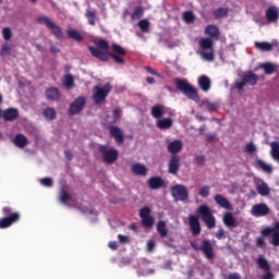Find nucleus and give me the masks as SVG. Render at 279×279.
<instances>
[{
  "mask_svg": "<svg viewBox=\"0 0 279 279\" xmlns=\"http://www.w3.org/2000/svg\"><path fill=\"white\" fill-rule=\"evenodd\" d=\"M196 215L198 216H189V226L193 236H199V234H202V225L199 223V217L205 223L206 228H208V230H213L217 227V219L215 218V215H213V211L210 210V207H208V205H199L196 209Z\"/></svg>",
  "mask_w": 279,
  "mask_h": 279,
  "instance_id": "f257e3e1",
  "label": "nucleus"
},
{
  "mask_svg": "<svg viewBox=\"0 0 279 279\" xmlns=\"http://www.w3.org/2000/svg\"><path fill=\"white\" fill-rule=\"evenodd\" d=\"M205 34L209 38H202L199 40L201 57L206 62H215V47L213 40H219L220 32L219 27L216 25L209 24L205 28Z\"/></svg>",
  "mask_w": 279,
  "mask_h": 279,
  "instance_id": "f03ea898",
  "label": "nucleus"
},
{
  "mask_svg": "<svg viewBox=\"0 0 279 279\" xmlns=\"http://www.w3.org/2000/svg\"><path fill=\"white\" fill-rule=\"evenodd\" d=\"M111 50L112 52H104L93 46L88 47V51L92 53V56L101 62H108V60L111 58L116 64H125L123 56H128V50H125V48L119 44H112Z\"/></svg>",
  "mask_w": 279,
  "mask_h": 279,
  "instance_id": "7ed1b4c3",
  "label": "nucleus"
},
{
  "mask_svg": "<svg viewBox=\"0 0 279 279\" xmlns=\"http://www.w3.org/2000/svg\"><path fill=\"white\" fill-rule=\"evenodd\" d=\"M178 90L184 94L187 99H192V101H199V94H197V88L191 85L186 78H174L173 80Z\"/></svg>",
  "mask_w": 279,
  "mask_h": 279,
  "instance_id": "20e7f679",
  "label": "nucleus"
},
{
  "mask_svg": "<svg viewBox=\"0 0 279 279\" xmlns=\"http://www.w3.org/2000/svg\"><path fill=\"white\" fill-rule=\"evenodd\" d=\"M2 215L4 217L0 218V230H5L21 221V213L14 211L12 207H2Z\"/></svg>",
  "mask_w": 279,
  "mask_h": 279,
  "instance_id": "39448f33",
  "label": "nucleus"
},
{
  "mask_svg": "<svg viewBox=\"0 0 279 279\" xmlns=\"http://www.w3.org/2000/svg\"><path fill=\"white\" fill-rule=\"evenodd\" d=\"M110 90H112L110 83H106L104 86L96 85L93 95L94 102L96 105L104 104L108 95H110Z\"/></svg>",
  "mask_w": 279,
  "mask_h": 279,
  "instance_id": "423d86ee",
  "label": "nucleus"
},
{
  "mask_svg": "<svg viewBox=\"0 0 279 279\" xmlns=\"http://www.w3.org/2000/svg\"><path fill=\"white\" fill-rule=\"evenodd\" d=\"M190 245L195 252H202L208 260L215 258L213 244L208 240H204L201 246L195 241H191Z\"/></svg>",
  "mask_w": 279,
  "mask_h": 279,
  "instance_id": "0eeeda50",
  "label": "nucleus"
},
{
  "mask_svg": "<svg viewBox=\"0 0 279 279\" xmlns=\"http://www.w3.org/2000/svg\"><path fill=\"white\" fill-rule=\"evenodd\" d=\"M247 84L248 86H256V84H258V75L254 74L252 71L245 72L241 81H236L234 86L236 90H243Z\"/></svg>",
  "mask_w": 279,
  "mask_h": 279,
  "instance_id": "6e6552de",
  "label": "nucleus"
},
{
  "mask_svg": "<svg viewBox=\"0 0 279 279\" xmlns=\"http://www.w3.org/2000/svg\"><path fill=\"white\" fill-rule=\"evenodd\" d=\"M98 151L101 155L104 162H106L107 165H112L119 159V150H117L116 148L109 149L108 146L100 145L98 147Z\"/></svg>",
  "mask_w": 279,
  "mask_h": 279,
  "instance_id": "1a4fd4ad",
  "label": "nucleus"
},
{
  "mask_svg": "<svg viewBox=\"0 0 279 279\" xmlns=\"http://www.w3.org/2000/svg\"><path fill=\"white\" fill-rule=\"evenodd\" d=\"M37 23H40V25H46V27L50 29L51 34H53V36H56L57 38H64V33L62 32V28H60V26H58L49 17L47 16L37 17Z\"/></svg>",
  "mask_w": 279,
  "mask_h": 279,
  "instance_id": "9d476101",
  "label": "nucleus"
},
{
  "mask_svg": "<svg viewBox=\"0 0 279 279\" xmlns=\"http://www.w3.org/2000/svg\"><path fill=\"white\" fill-rule=\"evenodd\" d=\"M171 195L175 202H186L189 199V191L186 186L177 184L170 189Z\"/></svg>",
  "mask_w": 279,
  "mask_h": 279,
  "instance_id": "9b49d317",
  "label": "nucleus"
},
{
  "mask_svg": "<svg viewBox=\"0 0 279 279\" xmlns=\"http://www.w3.org/2000/svg\"><path fill=\"white\" fill-rule=\"evenodd\" d=\"M256 265L264 271V275L262 276V279H274V272H271V266L269 265V262L260 255L256 259Z\"/></svg>",
  "mask_w": 279,
  "mask_h": 279,
  "instance_id": "f8f14e48",
  "label": "nucleus"
},
{
  "mask_svg": "<svg viewBox=\"0 0 279 279\" xmlns=\"http://www.w3.org/2000/svg\"><path fill=\"white\" fill-rule=\"evenodd\" d=\"M84 106H86V98L85 97H78L76 98L71 105L69 109V114L71 117L75 114H80L84 110Z\"/></svg>",
  "mask_w": 279,
  "mask_h": 279,
  "instance_id": "ddd939ff",
  "label": "nucleus"
},
{
  "mask_svg": "<svg viewBox=\"0 0 279 279\" xmlns=\"http://www.w3.org/2000/svg\"><path fill=\"white\" fill-rule=\"evenodd\" d=\"M269 213V206L264 203L255 204L251 209V215H253V217H267Z\"/></svg>",
  "mask_w": 279,
  "mask_h": 279,
  "instance_id": "4468645a",
  "label": "nucleus"
},
{
  "mask_svg": "<svg viewBox=\"0 0 279 279\" xmlns=\"http://www.w3.org/2000/svg\"><path fill=\"white\" fill-rule=\"evenodd\" d=\"M109 134L112 138H114L118 145H123L125 142V136L123 135V131L119 126L111 125L109 126Z\"/></svg>",
  "mask_w": 279,
  "mask_h": 279,
  "instance_id": "2eb2a0df",
  "label": "nucleus"
},
{
  "mask_svg": "<svg viewBox=\"0 0 279 279\" xmlns=\"http://www.w3.org/2000/svg\"><path fill=\"white\" fill-rule=\"evenodd\" d=\"M147 184L151 191H158V189H167V182H165L160 177L149 178Z\"/></svg>",
  "mask_w": 279,
  "mask_h": 279,
  "instance_id": "dca6fc26",
  "label": "nucleus"
},
{
  "mask_svg": "<svg viewBox=\"0 0 279 279\" xmlns=\"http://www.w3.org/2000/svg\"><path fill=\"white\" fill-rule=\"evenodd\" d=\"M178 171H180V156L172 155L168 162V173H171V175H178Z\"/></svg>",
  "mask_w": 279,
  "mask_h": 279,
  "instance_id": "f3484780",
  "label": "nucleus"
},
{
  "mask_svg": "<svg viewBox=\"0 0 279 279\" xmlns=\"http://www.w3.org/2000/svg\"><path fill=\"white\" fill-rule=\"evenodd\" d=\"M222 221L227 228H239L241 226V222L234 218V215L231 211H226Z\"/></svg>",
  "mask_w": 279,
  "mask_h": 279,
  "instance_id": "a211bd4d",
  "label": "nucleus"
},
{
  "mask_svg": "<svg viewBox=\"0 0 279 279\" xmlns=\"http://www.w3.org/2000/svg\"><path fill=\"white\" fill-rule=\"evenodd\" d=\"M12 143L13 145H15V147H19L20 149H25V147L29 145V140H27V137L23 133H19L12 140Z\"/></svg>",
  "mask_w": 279,
  "mask_h": 279,
  "instance_id": "6ab92c4d",
  "label": "nucleus"
},
{
  "mask_svg": "<svg viewBox=\"0 0 279 279\" xmlns=\"http://www.w3.org/2000/svg\"><path fill=\"white\" fill-rule=\"evenodd\" d=\"M266 20L268 23H278V20H279V11H278V8L276 7H269L267 10H266Z\"/></svg>",
  "mask_w": 279,
  "mask_h": 279,
  "instance_id": "aec40b11",
  "label": "nucleus"
},
{
  "mask_svg": "<svg viewBox=\"0 0 279 279\" xmlns=\"http://www.w3.org/2000/svg\"><path fill=\"white\" fill-rule=\"evenodd\" d=\"M198 86L204 93H208L210 90V87L213 86V82L210 81V77L206 75L198 76Z\"/></svg>",
  "mask_w": 279,
  "mask_h": 279,
  "instance_id": "412c9836",
  "label": "nucleus"
},
{
  "mask_svg": "<svg viewBox=\"0 0 279 279\" xmlns=\"http://www.w3.org/2000/svg\"><path fill=\"white\" fill-rule=\"evenodd\" d=\"M216 204H218V206H220V208H225V210H232V204H230V201H228V198H226V196L221 195V194H217L214 197Z\"/></svg>",
  "mask_w": 279,
  "mask_h": 279,
  "instance_id": "4be33fe9",
  "label": "nucleus"
},
{
  "mask_svg": "<svg viewBox=\"0 0 279 279\" xmlns=\"http://www.w3.org/2000/svg\"><path fill=\"white\" fill-rule=\"evenodd\" d=\"M2 119L4 121H16L19 119V109L9 108L2 112Z\"/></svg>",
  "mask_w": 279,
  "mask_h": 279,
  "instance_id": "5701e85b",
  "label": "nucleus"
},
{
  "mask_svg": "<svg viewBox=\"0 0 279 279\" xmlns=\"http://www.w3.org/2000/svg\"><path fill=\"white\" fill-rule=\"evenodd\" d=\"M168 151L169 154H180L182 151V140H174L168 144Z\"/></svg>",
  "mask_w": 279,
  "mask_h": 279,
  "instance_id": "b1692460",
  "label": "nucleus"
},
{
  "mask_svg": "<svg viewBox=\"0 0 279 279\" xmlns=\"http://www.w3.org/2000/svg\"><path fill=\"white\" fill-rule=\"evenodd\" d=\"M46 99H48V101H58V99H60V89L57 87L46 89Z\"/></svg>",
  "mask_w": 279,
  "mask_h": 279,
  "instance_id": "393cba45",
  "label": "nucleus"
},
{
  "mask_svg": "<svg viewBox=\"0 0 279 279\" xmlns=\"http://www.w3.org/2000/svg\"><path fill=\"white\" fill-rule=\"evenodd\" d=\"M256 169H260L264 173H274V168L270 165H267L263 159H255Z\"/></svg>",
  "mask_w": 279,
  "mask_h": 279,
  "instance_id": "a878e982",
  "label": "nucleus"
},
{
  "mask_svg": "<svg viewBox=\"0 0 279 279\" xmlns=\"http://www.w3.org/2000/svg\"><path fill=\"white\" fill-rule=\"evenodd\" d=\"M131 171L134 175H147V167L143 163H134L131 167Z\"/></svg>",
  "mask_w": 279,
  "mask_h": 279,
  "instance_id": "bb28decb",
  "label": "nucleus"
},
{
  "mask_svg": "<svg viewBox=\"0 0 279 279\" xmlns=\"http://www.w3.org/2000/svg\"><path fill=\"white\" fill-rule=\"evenodd\" d=\"M150 114L154 117V119H160L165 117V107L162 105H156L151 107Z\"/></svg>",
  "mask_w": 279,
  "mask_h": 279,
  "instance_id": "cd10ccee",
  "label": "nucleus"
},
{
  "mask_svg": "<svg viewBox=\"0 0 279 279\" xmlns=\"http://www.w3.org/2000/svg\"><path fill=\"white\" fill-rule=\"evenodd\" d=\"M259 69H263L266 75H274L276 73V65L271 62L260 63Z\"/></svg>",
  "mask_w": 279,
  "mask_h": 279,
  "instance_id": "c85d7f7f",
  "label": "nucleus"
},
{
  "mask_svg": "<svg viewBox=\"0 0 279 279\" xmlns=\"http://www.w3.org/2000/svg\"><path fill=\"white\" fill-rule=\"evenodd\" d=\"M157 232L161 239H165L169 234V230H167V222H165V220L157 222Z\"/></svg>",
  "mask_w": 279,
  "mask_h": 279,
  "instance_id": "c756f323",
  "label": "nucleus"
},
{
  "mask_svg": "<svg viewBox=\"0 0 279 279\" xmlns=\"http://www.w3.org/2000/svg\"><path fill=\"white\" fill-rule=\"evenodd\" d=\"M66 34L69 38H71L72 40H75V43H82L84 40V36L80 32L73 28L68 29Z\"/></svg>",
  "mask_w": 279,
  "mask_h": 279,
  "instance_id": "7c9ffc66",
  "label": "nucleus"
},
{
  "mask_svg": "<svg viewBox=\"0 0 279 279\" xmlns=\"http://www.w3.org/2000/svg\"><path fill=\"white\" fill-rule=\"evenodd\" d=\"M85 17L88 21V25L95 26L96 25V19H97V11L87 9L85 11Z\"/></svg>",
  "mask_w": 279,
  "mask_h": 279,
  "instance_id": "2f4dec72",
  "label": "nucleus"
},
{
  "mask_svg": "<svg viewBox=\"0 0 279 279\" xmlns=\"http://www.w3.org/2000/svg\"><path fill=\"white\" fill-rule=\"evenodd\" d=\"M173 125V120L170 118L161 119L157 122V128L159 130H169Z\"/></svg>",
  "mask_w": 279,
  "mask_h": 279,
  "instance_id": "473e14b6",
  "label": "nucleus"
},
{
  "mask_svg": "<svg viewBox=\"0 0 279 279\" xmlns=\"http://www.w3.org/2000/svg\"><path fill=\"white\" fill-rule=\"evenodd\" d=\"M59 202L61 204H64V206L69 205V202H71V194L64 187L61 189L60 194H59Z\"/></svg>",
  "mask_w": 279,
  "mask_h": 279,
  "instance_id": "72a5a7b5",
  "label": "nucleus"
},
{
  "mask_svg": "<svg viewBox=\"0 0 279 279\" xmlns=\"http://www.w3.org/2000/svg\"><path fill=\"white\" fill-rule=\"evenodd\" d=\"M44 118L46 119V121H53L57 117V112L56 109L51 108V107H47L46 109H44Z\"/></svg>",
  "mask_w": 279,
  "mask_h": 279,
  "instance_id": "f704fd0d",
  "label": "nucleus"
},
{
  "mask_svg": "<svg viewBox=\"0 0 279 279\" xmlns=\"http://www.w3.org/2000/svg\"><path fill=\"white\" fill-rule=\"evenodd\" d=\"M255 47L258 51H271L274 49V45L267 41H256Z\"/></svg>",
  "mask_w": 279,
  "mask_h": 279,
  "instance_id": "c9c22d12",
  "label": "nucleus"
},
{
  "mask_svg": "<svg viewBox=\"0 0 279 279\" xmlns=\"http://www.w3.org/2000/svg\"><path fill=\"white\" fill-rule=\"evenodd\" d=\"M63 85L65 88H73V86H75V77H73V74H66L63 76Z\"/></svg>",
  "mask_w": 279,
  "mask_h": 279,
  "instance_id": "e433bc0d",
  "label": "nucleus"
},
{
  "mask_svg": "<svg viewBox=\"0 0 279 279\" xmlns=\"http://www.w3.org/2000/svg\"><path fill=\"white\" fill-rule=\"evenodd\" d=\"M214 16L215 19H226L228 16V8H218L214 10Z\"/></svg>",
  "mask_w": 279,
  "mask_h": 279,
  "instance_id": "4c0bfd02",
  "label": "nucleus"
},
{
  "mask_svg": "<svg viewBox=\"0 0 279 279\" xmlns=\"http://www.w3.org/2000/svg\"><path fill=\"white\" fill-rule=\"evenodd\" d=\"M95 45L99 51H108L110 49V44L106 39H98L95 41Z\"/></svg>",
  "mask_w": 279,
  "mask_h": 279,
  "instance_id": "58836bf2",
  "label": "nucleus"
},
{
  "mask_svg": "<svg viewBox=\"0 0 279 279\" xmlns=\"http://www.w3.org/2000/svg\"><path fill=\"white\" fill-rule=\"evenodd\" d=\"M144 12L143 7H135L133 13L131 14V19L133 21H138V19L143 17Z\"/></svg>",
  "mask_w": 279,
  "mask_h": 279,
  "instance_id": "ea45409f",
  "label": "nucleus"
},
{
  "mask_svg": "<svg viewBox=\"0 0 279 279\" xmlns=\"http://www.w3.org/2000/svg\"><path fill=\"white\" fill-rule=\"evenodd\" d=\"M203 106L208 110V112H216V110L219 109V104L217 102H210L208 100L203 102Z\"/></svg>",
  "mask_w": 279,
  "mask_h": 279,
  "instance_id": "a19ab883",
  "label": "nucleus"
},
{
  "mask_svg": "<svg viewBox=\"0 0 279 279\" xmlns=\"http://www.w3.org/2000/svg\"><path fill=\"white\" fill-rule=\"evenodd\" d=\"M257 193L262 196L269 195V193H270L269 186L266 183H262V184L257 185Z\"/></svg>",
  "mask_w": 279,
  "mask_h": 279,
  "instance_id": "79ce46f5",
  "label": "nucleus"
},
{
  "mask_svg": "<svg viewBox=\"0 0 279 279\" xmlns=\"http://www.w3.org/2000/svg\"><path fill=\"white\" fill-rule=\"evenodd\" d=\"M10 53H12V47L8 43L3 44L0 49V56L5 58V56H10Z\"/></svg>",
  "mask_w": 279,
  "mask_h": 279,
  "instance_id": "37998d69",
  "label": "nucleus"
},
{
  "mask_svg": "<svg viewBox=\"0 0 279 279\" xmlns=\"http://www.w3.org/2000/svg\"><path fill=\"white\" fill-rule=\"evenodd\" d=\"M154 217L148 216L146 218H142V226L144 228H153L154 227Z\"/></svg>",
  "mask_w": 279,
  "mask_h": 279,
  "instance_id": "c03bdc74",
  "label": "nucleus"
},
{
  "mask_svg": "<svg viewBox=\"0 0 279 279\" xmlns=\"http://www.w3.org/2000/svg\"><path fill=\"white\" fill-rule=\"evenodd\" d=\"M183 21L185 23H193V21H195V14H193L192 11H185L183 13Z\"/></svg>",
  "mask_w": 279,
  "mask_h": 279,
  "instance_id": "a18cd8bd",
  "label": "nucleus"
},
{
  "mask_svg": "<svg viewBox=\"0 0 279 279\" xmlns=\"http://www.w3.org/2000/svg\"><path fill=\"white\" fill-rule=\"evenodd\" d=\"M138 27L141 29V32H145V33L149 32V21L141 20L138 22Z\"/></svg>",
  "mask_w": 279,
  "mask_h": 279,
  "instance_id": "49530a36",
  "label": "nucleus"
},
{
  "mask_svg": "<svg viewBox=\"0 0 279 279\" xmlns=\"http://www.w3.org/2000/svg\"><path fill=\"white\" fill-rule=\"evenodd\" d=\"M2 38H3V40L12 39V29H10V27H4L2 29Z\"/></svg>",
  "mask_w": 279,
  "mask_h": 279,
  "instance_id": "de8ad7c7",
  "label": "nucleus"
},
{
  "mask_svg": "<svg viewBox=\"0 0 279 279\" xmlns=\"http://www.w3.org/2000/svg\"><path fill=\"white\" fill-rule=\"evenodd\" d=\"M151 214V209L149 207H143L140 210V217L141 219H145L147 217H150L149 215Z\"/></svg>",
  "mask_w": 279,
  "mask_h": 279,
  "instance_id": "09e8293b",
  "label": "nucleus"
},
{
  "mask_svg": "<svg viewBox=\"0 0 279 279\" xmlns=\"http://www.w3.org/2000/svg\"><path fill=\"white\" fill-rule=\"evenodd\" d=\"M199 195H201V197H204V198L208 197V195H210V186H208V185L203 186L199 190Z\"/></svg>",
  "mask_w": 279,
  "mask_h": 279,
  "instance_id": "8fccbe9b",
  "label": "nucleus"
},
{
  "mask_svg": "<svg viewBox=\"0 0 279 279\" xmlns=\"http://www.w3.org/2000/svg\"><path fill=\"white\" fill-rule=\"evenodd\" d=\"M40 184H43V186H53V180L51 178H44L40 180Z\"/></svg>",
  "mask_w": 279,
  "mask_h": 279,
  "instance_id": "3c124183",
  "label": "nucleus"
},
{
  "mask_svg": "<svg viewBox=\"0 0 279 279\" xmlns=\"http://www.w3.org/2000/svg\"><path fill=\"white\" fill-rule=\"evenodd\" d=\"M256 151V146L254 145V143H248L245 146V153L246 154H254Z\"/></svg>",
  "mask_w": 279,
  "mask_h": 279,
  "instance_id": "603ef678",
  "label": "nucleus"
},
{
  "mask_svg": "<svg viewBox=\"0 0 279 279\" xmlns=\"http://www.w3.org/2000/svg\"><path fill=\"white\" fill-rule=\"evenodd\" d=\"M216 239L218 241H221V239H226V230L223 228H220L216 233H215Z\"/></svg>",
  "mask_w": 279,
  "mask_h": 279,
  "instance_id": "864d4df0",
  "label": "nucleus"
},
{
  "mask_svg": "<svg viewBox=\"0 0 279 279\" xmlns=\"http://www.w3.org/2000/svg\"><path fill=\"white\" fill-rule=\"evenodd\" d=\"M145 71H147V73H149L150 75H156V77H162L161 73H158L156 70H154L151 66H145L144 68Z\"/></svg>",
  "mask_w": 279,
  "mask_h": 279,
  "instance_id": "5fc2aeb1",
  "label": "nucleus"
},
{
  "mask_svg": "<svg viewBox=\"0 0 279 279\" xmlns=\"http://www.w3.org/2000/svg\"><path fill=\"white\" fill-rule=\"evenodd\" d=\"M274 232H276V230H274V228H269V227L262 230L263 236H269L270 234L274 235Z\"/></svg>",
  "mask_w": 279,
  "mask_h": 279,
  "instance_id": "6e6d98bb",
  "label": "nucleus"
},
{
  "mask_svg": "<svg viewBox=\"0 0 279 279\" xmlns=\"http://www.w3.org/2000/svg\"><path fill=\"white\" fill-rule=\"evenodd\" d=\"M271 243L275 245V247H278L279 245V232L278 231H275L272 233V241Z\"/></svg>",
  "mask_w": 279,
  "mask_h": 279,
  "instance_id": "4d7b16f0",
  "label": "nucleus"
},
{
  "mask_svg": "<svg viewBox=\"0 0 279 279\" xmlns=\"http://www.w3.org/2000/svg\"><path fill=\"white\" fill-rule=\"evenodd\" d=\"M196 165L202 166L204 162H206V157L198 155L194 158Z\"/></svg>",
  "mask_w": 279,
  "mask_h": 279,
  "instance_id": "13d9d810",
  "label": "nucleus"
},
{
  "mask_svg": "<svg viewBox=\"0 0 279 279\" xmlns=\"http://www.w3.org/2000/svg\"><path fill=\"white\" fill-rule=\"evenodd\" d=\"M119 243L125 244L130 243V238L128 235L118 234Z\"/></svg>",
  "mask_w": 279,
  "mask_h": 279,
  "instance_id": "bf43d9fd",
  "label": "nucleus"
},
{
  "mask_svg": "<svg viewBox=\"0 0 279 279\" xmlns=\"http://www.w3.org/2000/svg\"><path fill=\"white\" fill-rule=\"evenodd\" d=\"M155 247H156V242L154 240H149L147 242V252H154Z\"/></svg>",
  "mask_w": 279,
  "mask_h": 279,
  "instance_id": "052dcab7",
  "label": "nucleus"
},
{
  "mask_svg": "<svg viewBox=\"0 0 279 279\" xmlns=\"http://www.w3.org/2000/svg\"><path fill=\"white\" fill-rule=\"evenodd\" d=\"M113 119L114 121H119L121 119V109H114L113 110Z\"/></svg>",
  "mask_w": 279,
  "mask_h": 279,
  "instance_id": "680f3d73",
  "label": "nucleus"
},
{
  "mask_svg": "<svg viewBox=\"0 0 279 279\" xmlns=\"http://www.w3.org/2000/svg\"><path fill=\"white\" fill-rule=\"evenodd\" d=\"M256 245H257V247H265V245H266L265 238H257Z\"/></svg>",
  "mask_w": 279,
  "mask_h": 279,
  "instance_id": "e2e57ef3",
  "label": "nucleus"
},
{
  "mask_svg": "<svg viewBox=\"0 0 279 279\" xmlns=\"http://www.w3.org/2000/svg\"><path fill=\"white\" fill-rule=\"evenodd\" d=\"M64 156L66 160H73V153L71 150H64Z\"/></svg>",
  "mask_w": 279,
  "mask_h": 279,
  "instance_id": "0e129e2a",
  "label": "nucleus"
},
{
  "mask_svg": "<svg viewBox=\"0 0 279 279\" xmlns=\"http://www.w3.org/2000/svg\"><path fill=\"white\" fill-rule=\"evenodd\" d=\"M228 279H241V275L239 272L230 274Z\"/></svg>",
  "mask_w": 279,
  "mask_h": 279,
  "instance_id": "69168bd1",
  "label": "nucleus"
},
{
  "mask_svg": "<svg viewBox=\"0 0 279 279\" xmlns=\"http://www.w3.org/2000/svg\"><path fill=\"white\" fill-rule=\"evenodd\" d=\"M108 245L110 250H117V247H119V244L116 241L109 242Z\"/></svg>",
  "mask_w": 279,
  "mask_h": 279,
  "instance_id": "338daca9",
  "label": "nucleus"
},
{
  "mask_svg": "<svg viewBox=\"0 0 279 279\" xmlns=\"http://www.w3.org/2000/svg\"><path fill=\"white\" fill-rule=\"evenodd\" d=\"M50 51H51V53H60V48H58L56 46H51Z\"/></svg>",
  "mask_w": 279,
  "mask_h": 279,
  "instance_id": "774afa93",
  "label": "nucleus"
}]
</instances>
